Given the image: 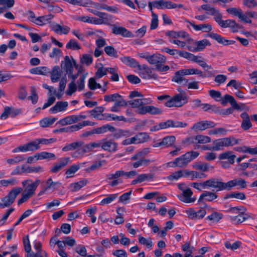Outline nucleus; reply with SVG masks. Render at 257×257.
<instances>
[{"label": "nucleus", "instance_id": "46", "mask_svg": "<svg viewBox=\"0 0 257 257\" xmlns=\"http://www.w3.org/2000/svg\"><path fill=\"white\" fill-rule=\"evenodd\" d=\"M106 117H107L106 120H114V121H123L126 122L127 121V119L123 116H117L113 114L105 113Z\"/></svg>", "mask_w": 257, "mask_h": 257}, {"label": "nucleus", "instance_id": "29", "mask_svg": "<svg viewBox=\"0 0 257 257\" xmlns=\"http://www.w3.org/2000/svg\"><path fill=\"white\" fill-rule=\"evenodd\" d=\"M183 171L184 172V177L191 176L192 177V180L194 178L202 179L207 178V175L203 173H199L195 171H189L188 170H184Z\"/></svg>", "mask_w": 257, "mask_h": 257}, {"label": "nucleus", "instance_id": "54", "mask_svg": "<svg viewBox=\"0 0 257 257\" xmlns=\"http://www.w3.org/2000/svg\"><path fill=\"white\" fill-rule=\"evenodd\" d=\"M28 151H34L37 150L40 148V146L38 139L35 140L33 142L27 144Z\"/></svg>", "mask_w": 257, "mask_h": 257}, {"label": "nucleus", "instance_id": "59", "mask_svg": "<svg viewBox=\"0 0 257 257\" xmlns=\"http://www.w3.org/2000/svg\"><path fill=\"white\" fill-rule=\"evenodd\" d=\"M138 239L139 242L140 244L146 245V246L148 248L151 247L153 245L152 240L150 237L148 238V239H146V238L143 236H140L139 237Z\"/></svg>", "mask_w": 257, "mask_h": 257}, {"label": "nucleus", "instance_id": "43", "mask_svg": "<svg viewBox=\"0 0 257 257\" xmlns=\"http://www.w3.org/2000/svg\"><path fill=\"white\" fill-rule=\"evenodd\" d=\"M136 144H140L148 141L149 135L146 133H140L134 136Z\"/></svg>", "mask_w": 257, "mask_h": 257}, {"label": "nucleus", "instance_id": "11", "mask_svg": "<svg viewBox=\"0 0 257 257\" xmlns=\"http://www.w3.org/2000/svg\"><path fill=\"white\" fill-rule=\"evenodd\" d=\"M193 192L190 188L183 190L182 194L178 195V198L182 202L187 203H193L195 201V199L191 198Z\"/></svg>", "mask_w": 257, "mask_h": 257}, {"label": "nucleus", "instance_id": "57", "mask_svg": "<svg viewBox=\"0 0 257 257\" xmlns=\"http://www.w3.org/2000/svg\"><path fill=\"white\" fill-rule=\"evenodd\" d=\"M66 47L68 49L76 50L81 48L80 45L74 39H71L66 44Z\"/></svg>", "mask_w": 257, "mask_h": 257}, {"label": "nucleus", "instance_id": "1", "mask_svg": "<svg viewBox=\"0 0 257 257\" xmlns=\"http://www.w3.org/2000/svg\"><path fill=\"white\" fill-rule=\"evenodd\" d=\"M166 61V58L159 53L150 55L149 60H148L149 64L155 65L156 70L161 72L167 71L170 69L169 66L164 65Z\"/></svg>", "mask_w": 257, "mask_h": 257}, {"label": "nucleus", "instance_id": "25", "mask_svg": "<svg viewBox=\"0 0 257 257\" xmlns=\"http://www.w3.org/2000/svg\"><path fill=\"white\" fill-rule=\"evenodd\" d=\"M254 13V11H247L243 13L241 10V14H239L238 18L241 22L245 23L251 24L252 23V21L249 19V18H254V17L252 16H254L253 14Z\"/></svg>", "mask_w": 257, "mask_h": 257}, {"label": "nucleus", "instance_id": "20", "mask_svg": "<svg viewBox=\"0 0 257 257\" xmlns=\"http://www.w3.org/2000/svg\"><path fill=\"white\" fill-rule=\"evenodd\" d=\"M219 26L222 28H230L233 32H237V29L241 28L235 20L230 19L223 20Z\"/></svg>", "mask_w": 257, "mask_h": 257}, {"label": "nucleus", "instance_id": "62", "mask_svg": "<svg viewBox=\"0 0 257 257\" xmlns=\"http://www.w3.org/2000/svg\"><path fill=\"white\" fill-rule=\"evenodd\" d=\"M120 95L118 93L106 95L104 96V100L107 102H115L117 98L120 97Z\"/></svg>", "mask_w": 257, "mask_h": 257}, {"label": "nucleus", "instance_id": "51", "mask_svg": "<svg viewBox=\"0 0 257 257\" xmlns=\"http://www.w3.org/2000/svg\"><path fill=\"white\" fill-rule=\"evenodd\" d=\"M46 184H47V186L46 187V189H49L50 188H53V189H55L58 187H59L61 185V183L59 182H54L52 181V178H49L46 181Z\"/></svg>", "mask_w": 257, "mask_h": 257}, {"label": "nucleus", "instance_id": "17", "mask_svg": "<svg viewBox=\"0 0 257 257\" xmlns=\"http://www.w3.org/2000/svg\"><path fill=\"white\" fill-rule=\"evenodd\" d=\"M103 143L101 144V148L104 151L109 152H114L116 151L117 144L112 140H107L104 139L102 140Z\"/></svg>", "mask_w": 257, "mask_h": 257}, {"label": "nucleus", "instance_id": "14", "mask_svg": "<svg viewBox=\"0 0 257 257\" xmlns=\"http://www.w3.org/2000/svg\"><path fill=\"white\" fill-rule=\"evenodd\" d=\"M212 151L223 150L224 147H229V143L226 138L219 139L213 142Z\"/></svg>", "mask_w": 257, "mask_h": 257}, {"label": "nucleus", "instance_id": "28", "mask_svg": "<svg viewBox=\"0 0 257 257\" xmlns=\"http://www.w3.org/2000/svg\"><path fill=\"white\" fill-rule=\"evenodd\" d=\"M193 168L202 172H208L210 169H213L214 167L208 163L205 162H196L192 166Z\"/></svg>", "mask_w": 257, "mask_h": 257}, {"label": "nucleus", "instance_id": "53", "mask_svg": "<svg viewBox=\"0 0 257 257\" xmlns=\"http://www.w3.org/2000/svg\"><path fill=\"white\" fill-rule=\"evenodd\" d=\"M104 51L106 54L110 57L117 58L118 57L117 52L115 49L110 46H106L104 48Z\"/></svg>", "mask_w": 257, "mask_h": 257}, {"label": "nucleus", "instance_id": "21", "mask_svg": "<svg viewBox=\"0 0 257 257\" xmlns=\"http://www.w3.org/2000/svg\"><path fill=\"white\" fill-rule=\"evenodd\" d=\"M91 7L98 10H105L113 13H118L119 12V9L116 7H111L107 5L102 4L99 3H92Z\"/></svg>", "mask_w": 257, "mask_h": 257}, {"label": "nucleus", "instance_id": "2", "mask_svg": "<svg viewBox=\"0 0 257 257\" xmlns=\"http://www.w3.org/2000/svg\"><path fill=\"white\" fill-rule=\"evenodd\" d=\"M218 191L224 190H230L235 186H238L241 188L246 187V182L242 178L234 179L224 183L221 179L217 178Z\"/></svg>", "mask_w": 257, "mask_h": 257}, {"label": "nucleus", "instance_id": "4", "mask_svg": "<svg viewBox=\"0 0 257 257\" xmlns=\"http://www.w3.org/2000/svg\"><path fill=\"white\" fill-rule=\"evenodd\" d=\"M199 153L195 151H190L175 159V163L179 168H185L193 160L199 156Z\"/></svg>", "mask_w": 257, "mask_h": 257}, {"label": "nucleus", "instance_id": "37", "mask_svg": "<svg viewBox=\"0 0 257 257\" xmlns=\"http://www.w3.org/2000/svg\"><path fill=\"white\" fill-rule=\"evenodd\" d=\"M61 75V72L59 66H55L53 67L51 73V80L53 82H57Z\"/></svg>", "mask_w": 257, "mask_h": 257}, {"label": "nucleus", "instance_id": "41", "mask_svg": "<svg viewBox=\"0 0 257 257\" xmlns=\"http://www.w3.org/2000/svg\"><path fill=\"white\" fill-rule=\"evenodd\" d=\"M235 150L239 152L247 153L251 155L257 154V147L251 148L247 146H243L236 147L235 148Z\"/></svg>", "mask_w": 257, "mask_h": 257}, {"label": "nucleus", "instance_id": "33", "mask_svg": "<svg viewBox=\"0 0 257 257\" xmlns=\"http://www.w3.org/2000/svg\"><path fill=\"white\" fill-rule=\"evenodd\" d=\"M94 133L96 134H101L106 133L107 131L114 132L115 128L108 124L103 125L101 127L94 128Z\"/></svg>", "mask_w": 257, "mask_h": 257}, {"label": "nucleus", "instance_id": "10", "mask_svg": "<svg viewBox=\"0 0 257 257\" xmlns=\"http://www.w3.org/2000/svg\"><path fill=\"white\" fill-rule=\"evenodd\" d=\"M215 126V124L211 121L204 120L197 122L194 124L191 129L195 132L204 131L208 128H212Z\"/></svg>", "mask_w": 257, "mask_h": 257}, {"label": "nucleus", "instance_id": "19", "mask_svg": "<svg viewBox=\"0 0 257 257\" xmlns=\"http://www.w3.org/2000/svg\"><path fill=\"white\" fill-rule=\"evenodd\" d=\"M240 117L242 119L240 127L244 131H247L250 129L252 124L250 121L248 114L244 112L240 114Z\"/></svg>", "mask_w": 257, "mask_h": 257}, {"label": "nucleus", "instance_id": "9", "mask_svg": "<svg viewBox=\"0 0 257 257\" xmlns=\"http://www.w3.org/2000/svg\"><path fill=\"white\" fill-rule=\"evenodd\" d=\"M162 112L163 111L161 109L153 105L142 106L138 110V113L141 114L149 113L152 115H157L161 114Z\"/></svg>", "mask_w": 257, "mask_h": 257}, {"label": "nucleus", "instance_id": "49", "mask_svg": "<svg viewBox=\"0 0 257 257\" xmlns=\"http://www.w3.org/2000/svg\"><path fill=\"white\" fill-rule=\"evenodd\" d=\"M150 153V150L149 148H145L143 149L141 151L139 152L138 153L136 154L134 156H133L131 160L132 161H134L136 160H138V158H142L145 157L146 155Z\"/></svg>", "mask_w": 257, "mask_h": 257}, {"label": "nucleus", "instance_id": "38", "mask_svg": "<svg viewBox=\"0 0 257 257\" xmlns=\"http://www.w3.org/2000/svg\"><path fill=\"white\" fill-rule=\"evenodd\" d=\"M84 143L82 141H78L69 144L62 148V151L64 152H67L71 150L77 149L79 147L83 146Z\"/></svg>", "mask_w": 257, "mask_h": 257}, {"label": "nucleus", "instance_id": "3", "mask_svg": "<svg viewBox=\"0 0 257 257\" xmlns=\"http://www.w3.org/2000/svg\"><path fill=\"white\" fill-rule=\"evenodd\" d=\"M22 191L23 189L21 187L14 188L11 190L7 196L1 199L2 202H0V208L10 206Z\"/></svg>", "mask_w": 257, "mask_h": 257}, {"label": "nucleus", "instance_id": "50", "mask_svg": "<svg viewBox=\"0 0 257 257\" xmlns=\"http://www.w3.org/2000/svg\"><path fill=\"white\" fill-rule=\"evenodd\" d=\"M28 99L31 100L33 104H36L38 99V96L37 93L36 89L34 86L31 87V95H30Z\"/></svg>", "mask_w": 257, "mask_h": 257}, {"label": "nucleus", "instance_id": "35", "mask_svg": "<svg viewBox=\"0 0 257 257\" xmlns=\"http://www.w3.org/2000/svg\"><path fill=\"white\" fill-rule=\"evenodd\" d=\"M95 16L98 17L100 20H101L103 22H105L104 24L105 25H109L110 22H111L112 20V16L104 12H101L98 11L97 13L95 14Z\"/></svg>", "mask_w": 257, "mask_h": 257}, {"label": "nucleus", "instance_id": "55", "mask_svg": "<svg viewBox=\"0 0 257 257\" xmlns=\"http://www.w3.org/2000/svg\"><path fill=\"white\" fill-rule=\"evenodd\" d=\"M183 171L179 170L174 172L167 177V179L170 181L177 180L179 178L184 177Z\"/></svg>", "mask_w": 257, "mask_h": 257}, {"label": "nucleus", "instance_id": "5", "mask_svg": "<svg viewBox=\"0 0 257 257\" xmlns=\"http://www.w3.org/2000/svg\"><path fill=\"white\" fill-rule=\"evenodd\" d=\"M191 186L199 191H201L202 189L213 188L215 189L216 192H217V178H211L201 183L193 182L191 183Z\"/></svg>", "mask_w": 257, "mask_h": 257}, {"label": "nucleus", "instance_id": "45", "mask_svg": "<svg viewBox=\"0 0 257 257\" xmlns=\"http://www.w3.org/2000/svg\"><path fill=\"white\" fill-rule=\"evenodd\" d=\"M191 60L197 63L201 67L203 68H207L208 69H212L211 66L207 65L206 63L202 60V58L200 56L193 55Z\"/></svg>", "mask_w": 257, "mask_h": 257}, {"label": "nucleus", "instance_id": "30", "mask_svg": "<svg viewBox=\"0 0 257 257\" xmlns=\"http://www.w3.org/2000/svg\"><path fill=\"white\" fill-rule=\"evenodd\" d=\"M175 107H181L187 102V98L185 95L177 94L172 97Z\"/></svg>", "mask_w": 257, "mask_h": 257}, {"label": "nucleus", "instance_id": "47", "mask_svg": "<svg viewBox=\"0 0 257 257\" xmlns=\"http://www.w3.org/2000/svg\"><path fill=\"white\" fill-rule=\"evenodd\" d=\"M25 158L22 155H19L14 157L13 158H9L6 159L7 163L10 165H15L22 161H24Z\"/></svg>", "mask_w": 257, "mask_h": 257}, {"label": "nucleus", "instance_id": "56", "mask_svg": "<svg viewBox=\"0 0 257 257\" xmlns=\"http://www.w3.org/2000/svg\"><path fill=\"white\" fill-rule=\"evenodd\" d=\"M242 5L249 9H252L257 7L256 0H242Z\"/></svg>", "mask_w": 257, "mask_h": 257}, {"label": "nucleus", "instance_id": "32", "mask_svg": "<svg viewBox=\"0 0 257 257\" xmlns=\"http://www.w3.org/2000/svg\"><path fill=\"white\" fill-rule=\"evenodd\" d=\"M78 121L77 115H69L60 119L58 123L62 126L71 124Z\"/></svg>", "mask_w": 257, "mask_h": 257}, {"label": "nucleus", "instance_id": "16", "mask_svg": "<svg viewBox=\"0 0 257 257\" xmlns=\"http://www.w3.org/2000/svg\"><path fill=\"white\" fill-rule=\"evenodd\" d=\"M207 36L216 40L219 44H222L224 46L233 44L235 43V41H230L224 39L217 33H209L207 34Z\"/></svg>", "mask_w": 257, "mask_h": 257}, {"label": "nucleus", "instance_id": "18", "mask_svg": "<svg viewBox=\"0 0 257 257\" xmlns=\"http://www.w3.org/2000/svg\"><path fill=\"white\" fill-rule=\"evenodd\" d=\"M186 213L189 218L192 219L202 218L206 214V211L204 209H199L195 211L193 209H189L186 210Z\"/></svg>", "mask_w": 257, "mask_h": 257}, {"label": "nucleus", "instance_id": "15", "mask_svg": "<svg viewBox=\"0 0 257 257\" xmlns=\"http://www.w3.org/2000/svg\"><path fill=\"white\" fill-rule=\"evenodd\" d=\"M185 22L189 23L196 31H201L204 33H209L212 29V26L209 23L196 25L188 20H186Z\"/></svg>", "mask_w": 257, "mask_h": 257}, {"label": "nucleus", "instance_id": "52", "mask_svg": "<svg viewBox=\"0 0 257 257\" xmlns=\"http://www.w3.org/2000/svg\"><path fill=\"white\" fill-rule=\"evenodd\" d=\"M195 141L197 143L203 144L211 142V140L208 136L199 135L195 136Z\"/></svg>", "mask_w": 257, "mask_h": 257}, {"label": "nucleus", "instance_id": "7", "mask_svg": "<svg viewBox=\"0 0 257 257\" xmlns=\"http://www.w3.org/2000/svg\"><path fill=\"white\" fill-rule=\"evenodd\" d=\"M61 66L62 69L68 74V73L73 71V67L78 68V65L76 64L75 60L71 57L66 56L64 57V60L61 61Z\"/></svg>", "mask_w": 257, "mask_h": 257}, {"label": "nucleus", "instance_id": "48", "mask_svg": "<svg viewBox=\"0 0 257 257\" xmlns=\"http://www.w3.org/2000/svg\"><path fill=\"white\" fill-rule=\"evenodd\" d=\"M56 118L55 117H45L40 121V124L42 127H48L53 124L54 122L56 121Z\"/></svg>", "mask_w": 257, "mask_h": 257}, {"label": "nucleus", "instance_id": "6", "mask_svg": "<svg viewBox=\"0 0 257 257\" xmlns=\"http://www.w3.org/2000/svg\"><path fill=\"white\" fill-rule=\"evenodd\" d=\"M122 170H117L114 173H108L106 175V180L110 186L113 187L122 183L121 177H123Z\"/></svg>", "mask_w": 257, "mask_h": 257}, {"label": "nucleus", "instance_id": "8", "mask_svg": "<svg viewBox=\"0 0 257 257\" xmlns=\"http://www.w3.org/2000/svg\"><path fill=\"white\" fill-rule=\"evenodd\" d=\"M227 102H229L232 107L236 110H242L245 107L244 104H242V106H240L236 101L233 96L229 94H226L221 100V104L225 105Z\"/></svg>", "mask_w": 257, "mask_h": 257}, {"label": "nucleus", "instance_id": "23", "mask_svg": "<svg viewBox=\"0 0 257 257\" xmlns=\"http://www.w3.org/2000/svg\"><path fill=\"white\" fill-rule=\"evenodd\" d=\"M68 106V103L67 101H58L55 105L51 107L50 110L53 113H56L58 112L64 111Z\"/></svg>", "mask_w": 257, "mask_h": 257}, {"label": "nucleus", "instance_id": "31", "mask_svg": "<svg viewBox=\"0 0 257 257\" xmlns=\"http://www.w3.org/2000/svg\"><path fill=\"white\" fill-rule=\"evenodd\" d=\"M236 158V156L234 154L232 151H226L221 153L218 156L219 160H227L231 164H233L234 163V160Z\"/></svg>", "mask_w": 257, "mask_h": 257}, {"label": "nucleus", "instance_id": "64", "mask_svg": "<svg viewBox=\"0 0 257 257\" xmlns=\"http://www.w3.org/2000/svg\"><path fill=\"white\" fill-rule=\"evenodd\" d=\"M77 90V85L75 82H70L68 86V89L66 91L67 95H72Z\"/></svg>", "mask_w": 257, "mask_h": 257}, {"label": "nucleus", "instance_id": "26", "mask_svg": "<svg viewBox=\"0 0 257 257\" xmlns=\"http://www.w3.org/2000/svg\"><path fill=\"white\" fill-rule=\"evenodd\" d=\"M70 158L68 157L62 158L60 161L56 164L50 170V172L52 173H57L64 167L66 166L69 161Z\"/></svg>", "mask_w": 257, "mask_h": 257}, {"label": "nucleus", "instance_id": "22", "mask_svg": "<svg viewBox=\"0 0 257 257\" xmlns=\"http://www.w3.org/2000/svg\"><path fill=\"white\" fill-rule=\"evenodd\" d=\"M217 198L218 195L215 193L210 191H204L200 195L198 202H201L203 200L211 202Z\"/></svg>", "mask_w": 257, "mask_h": 257}, {"label": "nucleus", "instance_id": "42", "mask_svg": "<svg viewBox=\"0 0 257 257\" xmlns=\"http://www.w3.org/2000/svg\"><path fill=\"white\" fill-rule=\"evenodd\" d=\"M93 62L92 55L88 54H85L80 57V63L81 65H85L87 66H89Z\"/></svg>", "mask_w": 257, "mask_h": 257}, {"label": "nucleus", "instance_id": "24", "mask_svg": "<svg viewBox=\"0 0 257 257\" xmlns=\"http://www.w3.org/2000/svg\"><path fill=\"white\" fill-rule=\"evenodd\" d=\"M121 61L131 67L136 68L137 67L138 69H141V65L136 61L134 58L131 57L123 56L120 58Z\"/></svg>", "mask_w": 257, "mask_h": 257}, {"label": "nucleus", "instance_id": "13", "mask_svg": "<svg viewBox=\"0 0 257 257\" xmlns=\"http://www.w3.org/2000/svg\"><path fill=\"white\" fill-rule=\"evenodd\" d=\"M176 141V138L173 136H167L164 138L162 141L155 143L153 147L154 148L159 147L160 146H164L168 148L172 146Z\"/></svg>", "mask_w": 257, "mask_h": 257}, {"label": "nucleus", "instance_id": "36", "mask_svg": "<svg viewBox=\"0 0 257 257\" xmlns=\"http://www.w3.org/2000/svg\"><path fill=\"white\" fill-rule=\"evenodd\" d=\"M166 35L174 39L178 38H185L188 36V34L184 31L176 32L174 31L167 32Z\"/></svg>", "mask_w": 257, "mask_h": 257}, {"label": "nucleus", "instance_id": "61", "mask_svg": "<svg viewBox=\"0 0 257 257\" xmlns=\"http://www.w3.org/2000/svg\"><path fill=\"white\" fill-rule=\"evenodd\" d=\"M80 168L78 165H73L66 171V174L67 178H70L73 176V175Z\"/></svg>", "mask_w": 257, "mask_h": 257}, {"label": "nucleus", "instance_id": "63", "mask_svg": "<svg viewBox=\"0 0 257 257\" xmlns=\"http://www.w3.org/2000/svg\"><path fill=\"white\" fill-rule=\"evenodd\" d=\"M88 73H86L81 75L79 80L77 81L78 89L79 91H81L84 88V82L85 79Z\"/></svg>", "mask_w": 257, "mask_h": 257}, {"label": "nucleus", "instance_id": "34", "mask_svg": "<svg viewBox=\"0 0 257 257\" xmlns=\"http://www.w3.org/2000/svg\"><path fill=\"white\" fill-rule=\"evenodd\" d=\"M88 182V181L87 179H83L78 182L71 184L69 187L71 189V191L75 192L85 186Z\"/></svg>", "mask_w": 257, "mask_h": 257}, {"label": "nucleus", "instance_id": "58", "mask_svg": "<svg viewBox=\"0 0 257 257\" xmlns=\"http://www.w3.org/2000/svg\"><path fill=\"white\" fill-rule=\"evenodd\" d=\"M47 72V68L46 67H38L32 68L30 70V72L35 74L44 75Z\"/></svg>", "mask_w": 257, "mask_h": 257}, {"label": "nucleus", "instance_id": "27", "mask_svg": "<svg viewBox=\"0 0 257 257\" xmlns=\"http://www.w3.org/2000/svg\"><path fill=\"white\" fill-rule=\"evenodd\" d=\"M182 71L179 70L175 73V75L172 78V81L176 82L178 84H182L184 86L185 84H187L188 80L183 77L184 75L181 73Z\"/></svg>", "mask_w": 257, "mask_h": 257}, {"label": "nucleus", "instance_id": "40", "mask_svg": "<svg viewBox=\"0 0 257 257\" xmlns=\"http://www.w3.org/2000/svg\"><path fill=\"white\" fill-rule=\"evenodd\" d=\"M195 45L196 46V52H198L204 50L207 46H210L211 44L208 40L203 39L196 41Z\"/></svg>", "mask_w": 257, "mask_h": 257}, {"label": "nucleus", "instance_id": "39", "mask_svg": "<svg viewBox=\"0 0 257 257\" xmlns=\"http://www.w3.org/2000/svg\"><path fill=\"white\" fill-rule=\"evenodd\" d=\"M132 135V133L130 131L127 130L118 129L115 128L113 137L115 139H117L121 137H128Z\"/></svg>", "mask_w": 257, "mask_h": 257}, {"label": "nucleus", "instance_id": "44", "mask_svg": "<svg viewBox=\"0 0 257 257\" xmlns=\"http://www.w3.org/2000/svg\"><path fill=\"white\" fill-rule=\"evenodd\" d=\"M230 198H234L239 200H244L246 198L245 195L242 192H234L226 194L224 197V199L226 200Z\"/></svg>", "mask_w": 257, "mask_h": 257}, {"label": "nucleus", "instance_id": "12", "mask_svg": "<svg viewBox=\"0 0 257 257\" xmlns=\"http://www.w3.org/2000/svg\"><path fill=\"white\" fill-rule=\"evenodd\" d=\"M112 33L115 35H120L123 37L132 38L134 37L133 34L123 27H117L113 25Z\"/></svg>", "mask_w": 257, "mask_h": 257}, {"label": "nucleus", "instance_id": "60", "mask_svg": "<svg viewBox=\"0 0 257 257\" xmlns=\"http://www.w3.org/2000/svg\"><path fill=\"white\" fill-rule=\"evenodd\" d=\"M117 197V194H113L109 195L107 197L104 198L102 199L100 204L101 205L108 204L110 203L111 202H112L113 200H114Z\"/></svg>", "mask_w": 257, "mask_h": 257}]
</instances>
